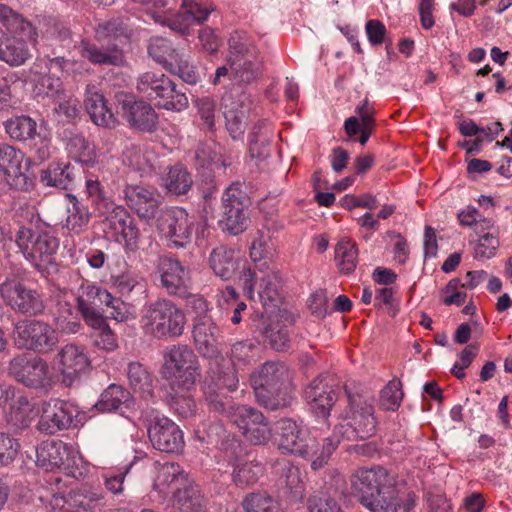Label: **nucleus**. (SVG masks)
I'll return each instance as SVG.
<instances>
[{"mask_svg": "<svg viewBox=\"0 0 512 512\" xmlns=\"http://www.w3.org/2000/svg\"><path fill=\"white\" fill-rule=\"evenodd\" d=\"M376 424L374 407L359 396L349 395V410L332 433L322 439L321 456L315 466L324 467L343 439L357 441L373 436Z\"/></svg>", "mask_w": 512, "mask_h": 512, "instance_id": "obj_1", "label": "nucleus"}, {"mask_svg": "<svg viewBox=\"0 0 512 512\" xmlns=\"http://www.w3.org/2000/svg\"><path fill=\"white\" fill-rule=\"evenodd\" d=\"M352 488L359 502L369 511H398V490L385 468L358 469L352 477Z\"/></svg>", "mask_w": 512, "mask_h": 512, "instance_id": "obj_2", "label": "nucleus"}, {"mask_svg": "<svg viewBox=\"0 0 512 512\" xmlns=\"http://www.w3.org/2000/svg\"><path fill=\"white\" fill-rule=\"evenodd\" d=\"M250 382L257 403L266 409H281L289 406L293 400L292 374L283 363L266 362L252 373Z\"/></svg>", "mask_w": 512, "mask_h": 512, "instance_id": "obj_3", "label": "nucleus"}, {"mask_svg": "<svg viewBox=\"0 0 512 512\" xmlns=\"http://www.w3.org/2000/svg\"><path fill=\"white\" fill-rule=\"evenodd\" d=\"M15 243L24 258L39 272L56 269L59 239L51 231L22 226L15 234Z\"/></svg>", "mask_w": 512, "mask_h": 512, "instance_id": "obj_4", "label": "nucleus"}, {"mask_svg": "<svg viewBox=\"0 0 512 512\" xmlns=\"http://www.w3.org/2000/svg\"><path fill=\"white\" fill-rule=\"evenodd\" d=\"M140 323L145 334L161 339L182 335L186 318L172 301L160 299L149 305Z\"/></svg>", "mask_w": 512, "mask_h": 512, "instance_id": "obj_5", "label": "nucleus"}, {"mask_svg": "<svg viewBox=\"0 0 512 512\" xmlns=\"http://www.w3.org/2000/svg\"><path fill=\"white\" fill-rule=\"evenodd\" d=\"M277 429V448L282 454L311 460L313 470L321 468L314 464L321 456V445L317 442L316 437L288 418L279 420Z\"/></svg>", "mask_w": 512, "mask_h": 512, "instance_id": "obj_6", "label": "nucleus"}, {"mask_svg": "<svg viewBox=\"0 0 512 512\" xmlns=\"http://www.w3.org/2000/svg\"><path fill=\"white\" fill-rule=\"evenodd\" d=\"M163 377L169 381V387H195L200 377V365L197 355L187 345H173L164 353Z\"/></svg>", "mask_w": 512, "mask_h": 512, "instance_id": "obj_7", "label": "nucleus"}, {"mask_svg": "<svg viewBox=\"0 0 512 512\" xmlns=\"http://www.w3.org/2000/svg\"><path fill=\"white\" fill-rule=\"evenodd\" d=\"M238 386L239 377L235 367L219 362L217 359L209 363L203 393L210 410L216 413L226 412L228 406L234 403L225 397L222 391L234 392Z\"/></svg>", "mask_w": 512, "mask_h": 512, "instance_id": "obj_8", "label": "nucleus"}, {"mask_svg": "<svg viewBox=\"0 0 512 512\" xmlns=\"http://www.w3.org/2000/svg\"><path fill=\"white\" fill-rule=\"evenodd\" d=\"M172 80L160 72L148 71L137 79V90L157 105L173 111H181L188 106L184 93L177 92Z\"/></svg>", "mask_w": 512, "mask_h": 512, "instance_id": "obj_9", "label": "nucleus"}, {"mask_svg": "<svg viewBox=\"0 0 512 512\" xmlns=\"http://www.w3.org/2000/svg\"><path fill=\"white\" fill-rule=\"evenodd\" d=\"M13 339L18 348L45 354L52 352L57 346L59 335L48 322L24 319L15 323Z\"/></svg>", "mask_w": 512, "mask_h": 512, "instance_id": "obj_10", "label": "nucleus"}, {"mask_svg": "<svg viewBox=\"0 0 512 512\" xmlns=\"http://www.w3.org/2000/svg\"><path fill=\"white\" fill-rule=\"evenodd\" d=\"M155 218L157 231L161 239L167 242V247L185 248L191 242L194 221L185 209L165 208Z\"/></svg>", "mask_w": 512, "mask_h": 512, "instance_id": "obj_11", "label": "nucleus"}, {"mask_svg": "<svg viewBox=\"0 0 512 512\" xmlns=\"http://www.w3.org/2000/svg\"><path fill=\"white\" fill-rule=\"evenodd\" d=\"M220 414L226 416L239 429L243 437L253 445H264L272 436L268 420L261 411L254 407L229 405L226 412Z\"/></svg>", "mask_w": 512, "mask_h": 512, "instance_id": "obj_12", "label": "nucleus"}, {"mask_svg": "<svg viewBox=\"0 0 512 512\" xmlns=\"http://www.w3.org/2000/svg\"><path fill=\"white\" fill-rule=\"evenodd\" d=\"M0 295L6 305L17 313L37 316L45 310L43 294L21 281L15 279L4 281L0 285Z\"/></svg>", "mask_w": 512, "mask_h": 512, "instance_id": "obj_13", "label": "nucleus"}, {"mask_svg": "<svg viewBox=\"0 0 512 512\" xmlns=\"http://www.w3.org/2000/svg\"><path fill=\"white\" fill-rule=\"evenodd\" d=\"M8 373L27 387L42 388L50 383L49 366L37 356L20 354L10 360Z\"/></svg>", "mask_w": 512, "mask_h": 512, "instance_id": "obj_14", "label": "nucleus"}, {"mask_svg": "<svg viewBox=\"0 0 512 512\" xmlns=\"http://www.w3.org/2000/svg\"><path fill=\"white\" fill-rule=\"evenodd\" d=\"M78 414V407L73 403L50 399L42 404V414L37 428L47 435H53L60 430L69 429Z\"/></svg>", "mask_w": 512, "mask_h": 512, "instance_id": "obj_15", "label": "nucleus"}, {"mask_svg": "<svg viewBox=\"0 0 512 512\" xmlns=\"http://www.w3.org/2000/svg\"><path fill=\"white\" fill-rule=\"evenodd\" d=\"M147 429L149 440L155 449L165 453H179L183 450V432L169 418L155 415Z\"/></svg>", "mask_w": 512, "mask_h": 512, "instance_id": "obj_16", "label": "nucleus"}, {"mask_svg": "<svg viewBox=\"0 0 512 512\" xmlns=\"http://www.w3.org/2000/svg\"><path fill=\"white\" fill-rule=\"evenodd\" d=\"M24 153L9 145H0V171L7 184L14 189L28 191L32 181L27 175V165L24 164Z\"/></svg>", "mask_w": 512, "mask_h": 512, "instance_id": "obj_17", "label": "nucleus"}, {"mask_svg": "<svg viewBox=\"0 0 512 512\" xmlns=\"http://www.w3.org/2000/svg\"><path fill=\"white\" fill-rule=\"evenodd\" d=\"M160 284L169 295L185 297L191 287L190 269L173 257L159 259Z\"/></svg>", "mask_w": 512, "mask_h": 512, "instance_id": "obj_18", "label": "nucleus"}, {"mask_svg": "<svg viewBox=\"0 0 512 512\" xmlns=\"http://www.w3.org/2000/svg\"><path fill=\"white\" fill-rule=\"evenodd\" d=\"M106 224L117 241H123L126 250L135 252L139 248V229L126 208L114 202L106 212Z\"/></svg>", "mask_w": 512, "mask_h": 512, "instance_id": "obj_19", "label": "nucleus"}, {"mask_svg": "<svg viewBox=\"0 0 512 512\" xmlns=\"http://www.w3.org/2000/svg\"><path fill=\"white\" fill-rule=\"evenodd\" d=\"M56 358L62 382L66 386H71L89 370L91 365L85 349L73 343L64 345L57 353Z\"/></svg>", "mask_w": 512, "mask_h": 512, "instance_id": "obj_20", "label": "nucleus"}, {"mask_svg": "<svg viewBox=\"0 0 512 512\" xmlns=\"http://www.w3.org/2000/svg\"><path fill=\"white\" fill-rule=\"evenodd\" d=\"M229 57L231 80L249 84L261 74V61L254 47H233Z\"/></svg>", "mask_w": 512, "mask_h": 512, "instance_id": "obj_21", "label": "nucleus"}, {"mask_svg": "<svg viewBox=\"0 0 512 512\" xmlns=\"http://www.w3.org/2000/svg\"><path fill=\"white\" fill-rule=\"evenodd\" d=\"M102 500L101 492L83 486L71 491L67 498L54 494L50 505L53 512H92Z\"/></svg>", "mask_w": 512, "mask_h": 512, "instance_id": "obj_22", "label": "nucleus"}, {"mask_svg": "<svg viewBox=\"0 0 512 512\" xmlns=\"http://www.w3.org/2000/svg\"><path fill=\"white\" fill-rule=\"evenodd\" d=\"M121 104L122 116L129 125L141 132L152 133L156 130L158 124V115L153 107L144 101H135L132 97L124 96L119 99Z\"/></svg>", "mask_w": 512, "mask_h": 512, "instance_id": "obj_23", "label": "nucleus"}, {"mask_svg": "<svg viewBox=\"0 0 512 512\" xmlns=\"http://www.w3.org/2000/svg\"><path fill=\"white\" fill-rule=\"evenodd\" d=\"M126 204L143 219L156 217L159 208V194L153 187L141 185H127L124 188Z\"/></svg>", "mask_w": 512, "mask_h": 512, "instance_id": "obj_24", "label": "nucleus"}, {"mask_svg": "<svg viewBox=\"0 0 512 512\" xmlns=\"http://www.w3.org/2000/svg\"><path fill=\"white\" fill-rule=\"evenodd\" d=\"M48 65L43 60H36L30 68L25 71V81L33 86V91L38 95H45L55 98L64 91L60 77L50 75Z\"/></svg>", "mask_w": 512, "mask_h": 512, "instance_id": "obj_25", "label": "nucleus"}, {"mask_svg": "<svg viewBox=\"0 0 512 512\" xmlns=\"http://www.w3.org/2000/svg\"><path fill=\"white\" fill-rule=\"evenodd\" d=\"M193 339L197 351L206 358H216L219 351L221 330L212 318H202L193 325Z\"/></svg>", "mask_w": 512, "mask_h": 512, "instance_id": "obj_26", "label": "nucleus"}, {"mask_svg": "<svg viewBox=\"0 0 512 512\" xmlns=\"http://www.w3.org/2000/svg\"><path fill=\"white\" fill-rule=\"evenodd\" d=\"M305 398L316 417L327 419L337 401V393L332 386L324 383L322 379L316 378L305 389Z\"/></svg>", "mask_w": 512, "mask_h": 512, "instance_id": "obj_27", "label": "nucleus"}, {"mask_svg": "<svg viewBox=\"0 0 512 512\" xmlns=\"http://www.w3.org/2000/svg\"><path fill=\"white\" fill-rule=\"evenodd\" d=\"M155 470L154 489L164 498L170 494L174 496V492L187 485L190 480L188 474L177 463H156Z\"/></svg>", "mask_w": 512, "mask_h": 512, "instance_id": "obj_28", "label": "nucleus"}, {"mask_svg": "<svg viewBox=\"0 0 512 512\" xmlns=\"http://www.w3.org/2000/svg\"><path fill=\"white\" fill-rule=\"evenodd\" d=\"M20 35H7L0 29V61L11 67L21 66L32 57L28 45L31 42L23 34Z\"/></svg>", "mask_w": 512, "mask_h": 512, "instance_id": "obj_29", "label": "nucleus"}, {"mask_svg": "<svg viewBox=\"0 0 512 512\" xmlns=\"http://www.w3.org/2000/svg\"><path fill=\"white\" fill-rule=\"evenodd\" d=\"M79 52L83 58L95 65L120 66L124 62L123 53L116 44L100 47L88 40H82L79 45Z\"/></svg>", "mask_w": 512, "mask_h": 512, "instance_id": "obj_30", "label": "nucleus"}, {"mask_svg": "<svg viewBox=\"0 0 512 512\" xmlns=\"http://www.w3.org/2000/svg\"><path fill=\"white\" fill-rule=\"evenodd\" d=\"M210 13V9L194 0H183L178 14L169 20L168 25L172 30L184 34L190 25L206 21Z\"/></svg>", "mask_w": 512, "mask_h": 512, "instance_id": "obj_31", "label": "nucleus"}, {"mask_svg": "<svg viewBox=\"0 0 512 512\" xmlns=\"http://www.w3.org/2000/svg\"><path fill=\"white\" fill-rule=\"evenodd\" d=\"M223 114L226 128L233 139L240 138L247 125L249 108L242 102L234 100L231 95L222 98Z\"/></svg>", "mask_w": 512, "mask_h": 512, "instance_id": "obj_32", "label": "nucleus"}, {"mask_svg": "<svg viewBox=\"0 0 512 512\" xmlns=\"http://www.w3.org/2000/svg\"><path fill=\"white\" fill-rule=\"evenodd\" d=\"M85 108L92 122L100 127L113 128L117 119L108 107L104 96L98 92H87Z\"/></svg>", "mask_w": 512, "mask_h": 512, "instance_id": "obj_33", "label": "nucleus"}, {"mask_svg": "<svg viewBox=\"0 0 512 512\" xmlns=\"http://www.w3.org/2000/svg\"><path fill=\"white\" fill-rule=\"evenodd\" d=\"M255 329L262 336L269 339L271 347L277 351H283L289 346V332L280 325L279 321H274L270 316L262 314L255 321Z\"/></svg>", "mask_w": 512, "mask_h": 512, "instance_id": "obj_34", "label": "nucleus"}, {"mask_svg": "<svg viewBox=\"0 0 512 512\" xmlns=\"http://www.w3.org/2000/svg\"><path fill=\"white\" fill-rule=\"evenodd\" d=\"M0 22L8 31L23 34L33 44L37 42L38 33L32 23L2 3H0Z\"/></svg>", "mask_w": 512, "mask_h": 512, "instance_id": "obj_35", "label": "nucleus"}, {"mask_svg": "<svg viewBox=\"0 0 512 512\" xmlns=\"http://www.w3.org/2000/svg\"><path fill=\"white\" fill-rule=\"evenodd\" d=\"M234 254V250L226 246L216 247L210 254V267L223 280L231 279L239 267V261Z\"/></svg>", "mask_w": 512, "mask_h": 512, "instance_id": "obj_36", "label": "nucleus"}, {"mask_svg": "<svg viewBox=\"0 0 512 512\" xmlns=\"http://www.w3.org/2000/svg\"><path fill=\"white\" fill-rule=\"evenodd\" d=\"M173 507L180 512L204 511V497L193 481L188 480L187 485L174 492Z\"/></svg>", "mask_w": 512, "mask_h": 512, "instance_id": "obj_37", "label": "nucleus"}, {"mask_svg": "<svg viewBox=\"0 0 512 512\" xmlns=\"http://www.w3.org/2000/svg\"><path fill=\"white\" fill-rule=\"evenodd\" d=\"M6 420L11 425L24 428L29 426L37 415L34 405L28 400L25 394L19 395L17 400L10 404L5 412Z\"/></svg>", "mask_w": 512, "mask_h": 512, "instance_id": "obj_38", "label": "nucleus"}, {"mask_svg": "<svg viewBox=\"0 0 512 512\" xmlns=\"http://www.w3.org/2000/svg\"><path fill=\"white\" fill-rule=\"evenodd\" d=\"M111 299V294L101 287L85 281L78 290V310L97 309Z\"/></svg>", "mask_w": 512, "mask_h": 512, "instance_id": "obj_39", "label": "nucleus"}, {"mask_svg": "<svg viewBox=\"0 0 512 512\" xmlns=\"http://www.w3.org/2000/svg\"><path fill=\"white\" fill-rule=\"evenodd\" d=\"M273 140V131L266 121L254 125L249 136V152L253 158H265L269 155V146Z\"/></svg>", "mask_w": 512, "mask_h": 512, "instance_id": "obj_40", "label": "nucleus"}, {"mask_svg": "<svg viewBox=\"0 0 512 512\" xmlns=\"http://www.w3.org/2000/svg\"><path fill=\"white\" fill-rule=\"evenodd\" d=\"M127 378L130 387L140 397L147 399L153 393V380L147 369L139 362H132L128 365Z\"/></svg>", "mask_w": 512, "mask_h": 512, "instance_id": "obj_41", "label": "nucleus"}, {"mask_svg": "<svg viewBox=\"0 0 512 512\" xmlns=\"http://www.w3.org/2000/svg\"><path fill=\"white\" fill-rule=\"evenodd\" d=\"M335 261L341 273H352L358 262L356 243L349 238H342L335 247Z\"/></svg>", "mask_w": 512, "mask_h": 512, "instance_id": "obj_42", "label": "nucleus"}, {"mask_svg": "<svg viewBox=\"0 0 512 512\" xmlns=\"http://www.w3.org/2000/svg\"><path fill=\"white\" fill-rule=\"evenodd\" d=\"M193 184L192 176L182 165L170 167L164 185L167 191L176 196L187 194Z\"/></svg>", "mask_w": 512, "mask_h": 512, "instance_id": "obj_43", "label": "nucleus"}, {"mask_svg": "<svg viewBox=\"0 0 512 512\" xmlns=\"http://www.w3.org/2000/svg\"><path fill=\"white\" fill-rule=\"evenodd\" d=\"M195 387H169L168 397L171 407L181 416L187 418L192 416L196 410V404L192 397Z\"/></svg>", "mask_w": 512, "mask_h": 512, "instance_id": "obj_44", "label": "nucleus"}, {"mask_svg": "<svg viewBox=\"0 0 512 512\" xmlns=\"http://www.w3.org/2000/svg\"><path fill=\"white\" fill-rule=\"evenodd\" d=\"M131 398L130 392L120 385L111 384L101 394L95 407L100 412H112L118 410Z\"/></svg>", "mask_w": 512, "mask_h": 512, "instance_id": "obj_45", "label": "nucleus"}, {"mask_svg": "<svg viewBox=\"0 0 512 512\" xmlns=\"http://www.w3.org/2000/svg\"><path fill=\"white\" fill-rule=\"evenodd\" d=\"M5 130L12 139L26 141L35 139L37 124L28 116H17L5 122Z\"/></svg>", "mask_w": 512, "mask_h": 512, "instance_id": "obj_46", "label": "nucleus"}, {"mask_svg": "<svg viewBox=\"0 0 512 512\" xmlns=\"http://www.w3.org/2000/svg\"><path fill=\"white\" fill-rule=\"evenodd\" d=\"M242 507L245 512H280L279 502L266 491L247 494Z\"/></svg>", "mask_w": 512, "mask_h": 512, "instance_id": "obj_47", "label": "nucleus"}, {"mask_svg": "<svg viewBox=\"0 0 512 512\" xmlns=\"http://www.w3.org/2000/svg\"><path fill=\"white\" fill-rule=\"evenodd\" d=\"M258 295L265 308H276L280 300V278L275 272H268L259 284Z\"/></svg>", "mask_w": 512, "mask_h": 512, "instance_id": "obj_48", "label": "nucleus"}, {"mask_svg": "<svg viewBox=\"0 0 512 512\" xmlns=\"http://www.w3.org/2000/svg\"><path fill=\"white\" fill-rule=\"evenodd\" d=\"M69 164L50 163L40 174V181L43 185L66 189L71 181Z\"/></svg>", "mask_w": 512, "mask_h": 512, "instance_id": "obj_49", "label": "nucleus"}, {"mask_svg": "<svg viewBox=\"0 0 512 512\" xmlns=\"http://www.w3.org/2000/svg\"><path fill=\"white\" fill-rule=\"evenodd\" d=\"M68 151L70 156L82 164H92L96 159L95 146L82 135H74L69 139Z\"/></svg>", "mask_w": 512, "mask_h": 512, "instance_id": "obj_50", "label": "nucleus"}, {"mask_svg": "<svg viewBox=\"0 0 512 512\" xmlns=\"http://www.w3.org/2000/svg\"><path fill=\"white\" fill-rule=\"evenodd\" d=\"M70 203L65 226L69 231L79 234L88 225L90 213L88 208L80 203L75 196H70Z\"/></svg>", "mask_w": 512, "mask_h": 512, "instance_id": "obj_51", "label": "nucleus"}, {"mask_svg": "<svg viewBox=\"0 0 512 512\" xmlns=\"http://www.w3.org/2000/svg\"><path fill=\"white\" fill-rule=\"evenodd\" d=\"M257 347L250 341H239L232 345L228 357L231 366L240 369L255 362L257 356Z\"/></svg>", "mask_w": 512, "mask_h": 512, "instance_id": "obj_52", "label": "nucleus"}, {"mask_svg": "<svg viewBox=\"0 0 512 512\" xmlns=\"http://www.w3.org/2000/svg\"><path fill=\"white\" fill-rule=\"evenodd\" d=\"M263 474V467L256 462L238 463L233 470V482L241 488L254 485Z\"/></svg>", "mask_w": 512, "mask_h": 512, "instance_id": "obj_53", "label": "nucleus"}, {"mask_svg": "<svg viewBox=\"0 0 512 512\" xmlns=\"http://www.w3.org/2000/svg\"><path fill=\"white\" fill-rule=\"evenodd\" d=\"M273 247L269 238L260 234L255 238L250 246V258L262 269H269V265L273 260Z\"/></svg>", "mask_w": 512, "mask_h": 512, "instance_id": "obj_54", "label": "nucleus"}, {"mask_svg": "<svg viewBox=\"0 0 512 512\" xmlns=\"http://www.w3.org/2000/svg\"><path fill=\"white\" fill-rule=\"evenodd\" d=\"M149 55L158 63L167 67L180 53L163 37H153L148 46Z\"/></svg>", "mask_w": 512, "mask_h": 512, "instance_id": "obj_55", "label": "nucleus"}, {"mask_svg": "<svg viewBox=\"0 0 512 512\" xmlns=\"http://www.w3.org/2000/svg\"><path fill=\"white\" fill-rule=\"evenodd\" d=\"M245 207L246 205H232L223 208V218L221 222L224 225V229H226L227 231L234 235H237L245 230L247 222Z\"/></svg>", "mask_w": 512, "mask_h": 512, "instance_id": "obj_56", "label": "nucleus"}, {"mask_svg": "<svg viewBox=\"0 0 512 512\" xmlns=\"http://www.w3.org/2000/svg\"><path fill=\"white\" fill-rule=\"evenodd\" d=\"M123 163L137 171H145L151 167V158L147 147L131 144L123 151Z\"/></svg>", "mask_w": 512, "mask_h": 512, "instance_id": "obj_57", "label": "nucleus"}, {"mask_svg": "<svg viewBox=\"0 0 512 512\" xmlns=\"http://www.w3.org/2000/svg\"><path fill=\"white\" fill-rule=\"evenodd\" d=\"M285 485L289 490L294 501L302 500L305 491V485L302 473L297 466L286 463L284 466Z\"/></svg>", "mask_w": 512, "mask_h": 512, "instance_id": "obj_58", "label": "nucleus"}, {"mask_svg": "<svg viewBox=\"0 0 512 512\" xmlns=\"http://www.w3.org/2000/svg\"><path fill=\"white\" fill-rule=\"evenodd\" d=\"M308 512H341L337 501L327 491H316L307 500Z\"/></svg>", "mask_w": 512, "mask_h": 512, "instance_id": "obj_59", "label": "nucleus"}, {"mask_svg": "<svg viewBox=\"0 0 512 512\" xmlns=\"http://www.w3.org/2000/svg\"><path fill=\"white\" fill-rule=\"evenodd\" d=\"M460 224L465 226H474L476 232H484L491 230L494 227V221L489 218H484L479 211L472 206H467L464 210L458 213Z\"/></svg>", "mask_w": 512, "mask_h": 512, "instance_id": "obj_60", "label": "nucleus"}, {"mask_svg": "<svg viewBox=\"0 0 512 512\" xmlns=\"http://www.w3.org/2000/svg\"><path fill=\"white\" fill-rule=\"evenodd\" d=\"M86 193L100 213L109 212V207L113 202L106 196V192L97 179H87L85 183Z\"/></svg>", "mask_w": 512, "mask_h": 512, "instance_id": "obj_61", "label": "nucleus"}, {"mask_svg": "<svg viewBox=\"0 0 512 512\" xmlns=\"http://www.w3.org/2000/svg\"><path fill=\"white\" fill-rule=\"evenodd\" d=\"M54 101V112L62 121L70 122L76 119L78 115L77 99L73 98L66 92H63L59 96L55 97Z\"/></svg>", "mask_w": 512, "mask_h": 512, "instance_id": "obj_62", "label": "nucleus"}, {"mask_svg": "<svg viewBox=\"0 0 512 512\" xmlns=\"http://www.w3.org/2000/svg\"><path fill=\"white\" fill-rule=\"evenodd\" d=\"M166 68L189 84H195L199 80L196 67L189 63L183 53H179Z\"/></svg>", "mask_w": 512, "mask_h": 512, "instance_id": "obj_63", "label": "nucleus"}, {"mask_svg": "<svg viewBox=\"0 0 512 512\" xmlns=\"http://www.w3.org/2000/svg\"><path fill=\"white\" fill-rule=\"evenodd\" d=\"M402 398L400 381L392 380L381 390L380 405L384 410L395 411L399 408Z\"/></svg>", "mask_w": 512, "mask_h": 512, "instance_id": "obj_64", "label": "nucleus"}]
</instances>
